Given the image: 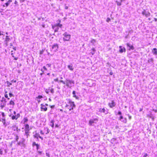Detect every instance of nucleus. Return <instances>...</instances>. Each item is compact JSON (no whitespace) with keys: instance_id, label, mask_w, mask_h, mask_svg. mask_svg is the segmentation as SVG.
<instances>
[{"instance_id":"20e7f679","label":"nucleus","mask_w":157,"mask_h":157,"mask_svg":"<svg viewBox=\"0 0 157 157\" xmlns=\"http://www.w3.org/2000/svg\"><path fill=\"white\" fill-rule=\"evenodd\" d=\"M108 105L110 108H113L115 107L116 105L115 102L113 100H112L110 102H109L108 104Z\"/></svg>"},{"instance_id":"37998d69","label":"nucleus","mask_w":157,"mask_h":157,"mask_svg":"<svg viewBox=\"0 0 157 157\" xmlns=\"http://www.w3.org/2000/svg\"><path fill=\"white\" fill-rule=\"evenodd\" d=\"M37 151V152L38 153V154L41 155L42 153V152L41 151H38V150Z\"/></svg>"},{"instance_id":"aec40b11","label":"nucleus","mask_w":157,"mask_h":157,"mask_svg":"<svg viewBox=\"0 0 157 157\" xmlns=\"http://www.w3.org/2000/svg\"><path fill=\"white\" fill-rule=\"evenodd\" d=\"M119 48H120V50H119V51H120V53H122L123 52V49H124V52H125L126 50H125V48H123L122 47H121V46H120Z\"/></svg>"},{"instance_id":"680f3d73","label":"nucleus","mask_w":157,"mask_h":157,"mask_svg":"<svg viewBox=\"0 0 157 157\" xmlns=\"http://www.w3.org/2000/svg\"><path fill=\"white\" fill-rule=\"evenodd\" d=\"M40 133L42 135H44V132H43L42 130L40 131Z\"/></svg>"},{"instance_id":"6e6552de","label":"nucleus","mask_w":157,"mask_h":157,"mask_svg":"<svg viewBox=\"0 0 157 157\" xmlns=\"http://www.w3.org/2000/svg\"><path fill=\"white\" fill-rule=\"evenodd\" d=\"M98 121V119L97 118H95L94 119H91L90 120L89 124L90 126H93V124L94 123H96L95 121Z\"/></svg>"},{"instance_id":"a211bd4d","label":"nucleus","mask_w":157,"mask_h":157,"mask_svg":"<svg viewBox=\"0 0 157 157\" xmlns=\"http://www.w3.org/2000/svg\"><path fill=\"white\" fill-rule=\"evenodd\" d=\"M152 52L154 55H157V49L154 48L152 50Z\"/></svg>"},{"instance_id":"13d9d810","label":"nucleus","mask_w":157,"mask_h":157,"mask_svg":"<svg viewBox=\"0 0 157 157\" xmlns=\"http://www.w3.org/2000/svg\"><path fill=\"white\" fill-rule=\"evenodd\" d=\"M14 3V4H15L16 5H18V2L16 1H15Z\"/></svg>"},{"instance_id":"dca6fc26","label":"nucleus","mask_w":157,"mask_h":157,"mask_svg":"<svg viewBox=\"0 0 157 157\" xmlns=\"http://www.w3.org/2000/svg\"><path fill=\"white\" fill-rule=\"evenodd\" d=\"M68 68L71 71H72L74 69L73 65L71 63L67 66Z\"/></svg>"},{"instance_id":"c85d7f7f","label":"nucleus","mask_w":157,"mask_h":157,"mask_svg":"<svg viewBox=\"0 0 157 157\" xmlns=\"http://www.w3.org/2000/svg\"><path fill=\"white\" fill-rule=\"evenodd\" d=\"M10 117H11L12 119V120L16 119V116L15 115H13L12 116V115H10Z\"/></svg>"},{"instance_id":"2eb2a0df","label":"nucleus","mask_w":157,"mask_h":157,"mask_svg":"<svg viewBox=\"0 0 157 157\" xmlns=\"http://www.w3.org/2000/svg\"><path fill=\"white\" fill-rule=\"evenodd\" d=\"M120 120L121 121L123 122L124 123H126L127 121V120L126 118L124 119L123 117L122 116H121L119 118Z\"/></svg>"},{"instance_id":"09e8293b","label":"nucleus","mask_w":157,"mask_h":157,"mask_svg":"<svg viewBox=\"0 0 157 157\" xmlns=\"http://www.w3.org/2000/svg\"><path fill=\"white\" fill-rule=\"evenodd\" d=\"M9 96L10 97H11L12 96H13V95L11 93H9Z\"/></svg>"},{"instance_id":"9b49d317","label":"nucleus","mask_w":157,"mask_h":157,"mask_svg":"<svg viewBox=\"0 0 157 157\" xmlns=\"http://www.w3.org/2000/svg\"><path fill=\"white\" fill-rule=\"evenodd\" d=\"M52 28L54 30V32H56L58 31L59 28L56 24L52 26Z\"/></svg>"},{"instance_id":"de8ad7c7","label":"nucleus","mask_w":157,"mask_h":157,"mask_svg":"<svg viewBox=\"0 0 157 157\" xmlns=\"http://www.w3.org/2000/svg\"><path fill=\"white\" fill-rule=\"evenodd\" d=\"M3 154V151L2 149H0V154L2 155Z\"/></svg>"},{"instance_id":"58836bf2","label":"nucleus","mask_w":157,"mask_h":157,"mask_svg":"<svg viewBox=\"0 0 157 157\" xmlns=\"http://www.w3.org/2000/svg\"><path fill=\"white\" fill-rule=\"evenodd\" d=\"M1 113V115H2V116L3 117V118H4L5 116V114L4 112H0Z\"/></svg>"},{"instance_id":"7c9ffc66","label":"nucleus","mask_w":157,"mask_h":157,"mask_svg":"<svg viewBox=\"0 0 157 157\" xmlns=\"http://www.w3.org/2000/svg\"><path fill=\"white\" fill-rule=\"evenodd\" d=\"M25 139H22V140L21 142V144L23 145H25Z\"/></svg>"},{"instance_id":"72a5a7b5","label":"nucleus","mask_w":157,"mask_h":157,"mask_svg":"<svg viewBox=\"0 0 157 157\" xmlns=\"http://www.w3.org/2000/svg\"><path fill=\"white\" fill-rule=\"evenodd\" d=\"M2 122L3 123V124L5 125V124L6 119L5 118H3L2 120Z\"/></svg>"},{"instance_id":"2f4dec72","label":"nucleus","mask_w":157,"mask_h":157,"mask_svg":"<svg viewBox=\"0 0 157 157\" xmlns=\"http://www.w3.org/2000/svg\"><path fill=\"white\" fill-rule=\"evenodd\" d=\"M44 130L45 131H47V132H46V134H47L49 132V130H48V129L47 128H44Z\"/></svg>"},{"instance_id":"cd10ccee","label":"nucleus","mask_w":157,"mask_h":157,"mask_svg":"<svg viewBox=\"0 0 157 157\" xmlns=\"http://www.w3.org/2000/svg\"><path fill=\"white\" fill-rule=\"evenodd\" d=\"M4 96H5V97L6 98H7L8 99V100L10 99V98H8V94H7V92H5V95H4Z\"/></svg>"},{"instance_id":"338daca9","label":"nucleus","mask_w":157,"mask_h":157,"mask_svg":"<svg viewBox=\"0 0 157 157\" xmlns=\"http://www.w3.org/2000/svg\"><path fill=\"white\" fill-rule=\"evenodd\" d=\"M65 9H68V7L67 6H65Z\"/></svg>"},{"instance_id":"79ce46f5","label":"nucleus","mask_w":157,"mask_h":157,"mask_svg":"<svg viewBox=\"0 0 157 157\" xmlns=\"http://www.w3.org/2000/svg\"><path fill=\"white\" fill-rule=\"evenodd\" d=\"M110 21V19L109 18V17L107 18L106 20V21L107 22H109Z\"/></svg>"},{"instance_id":"c756f323","label":"nucleus","mask_w":157,"mask_h":157,"mask_svg":"<svg viewBox=\"0 0 157 157\" xmlns=\"http://www.w3.org/2000/svg\"><path fill=\"white\" fill-rule=\"evenodd\" d=\"M54 121L52 120L51 121L50 123L51 124V126L53 128L54 126Z\"/></svg>"},{"instance_id":"5fc2aeb1","label":"nucleus","mask_w":157,"mask_h":157,"mask_svg":"<svg viewBox=\"0 0 157 157\" xmlns=\"http://www.w3.org/2000/svg\"><path fill=\"white\" fill-rule=\"evenodd\" d=\"M118 114L119 115H121L122 113L120 111H119L118 113Z\"/></svg>"},{"instance_id":"69168bd1","label":"nucleus","mask_w":157,"mask_h":157,"mask_svg":"<svg viewBox=\"0 0 157 157\" xmlns=\"http://www.w3.org/2000/svg\"><path fill=\"white\" fill-rule=\"evenodd\" d=\"M24 1H25V0H20V2L21 3L24 2Z\"/></svg>"},{"instance_id":"f3484780","label":"nucleus","mask_w":157,"mask_h":157,"mask_svg":"<svg viewBox=\"0 0 157 157\" xmlns=\"http://www.w3.org/2000/svg\"><path fill=\"white\" fill-rule=\"evenodd\" d=\"M153 62H154V60H153V59L152 58H151L147 60V62L148 63H150L151 64H152L154 63Z\"/></svg>"},{"instance_id":"a19ab883","label":"nucleus","mask_w":157,"mask_h":157,"mask_svg":"<svg viewBox=\"0 0 157 157\" xmlns=\"http://www.w3.org/2000/svg\"><path fill=\"white\" fill-rule=\"evenodd\" d=\"M29 130H27V129H25V133H29Z\"/></svg>"},{"instance_id":"9d476101","label":"nucleus","mask_w":157,"mask_h":157,"mask_svg":"<svg viewBox=\"0 0 157 157\" xmlns=\"http://www.w3.org/2000/svg\"><path fill=\"white\" fill-rule=\"evenodd\" d=\"M43 98V97L41 95H38L37 97H36L35 99L37 101L38 103H39L41 101V99Z\"/></svg>"},{"instance_id":"423d86ee","label":"nucleus","mask_w":157,"mask_h":157,"mask_svg":"<svg viewBox=\"0 0 157 157\" xmlns=\"http://www.w3.org/2000/svg\"><path fill=\"white\" fill-rule=\"evenodd\" d=\"M142 14L143 15H145L146 17H148L150 15V13L148 11L145 10H144L142 12Z\"/></svg>"},{"instance_id":"393cba45","label":"nucleus","mask_w":157,"mask_h":157,"mask_svg":"<svg viewBox=\"0 0 157 157\" xmlns=\"http://www.w3.org/2000/svg\"><path fill=\"white\" fill-rule=\"evenodd\" d=\"M34 136L35 138H36L38 139L39 137L40 136V135L39 133H36L34 135Z\"/></svg>"},{"instance_id":"6e6d98bb","label":"nucleus","mask_w":157,"mask_h":157,"mask_svg":"<svg viewBox=\"0 0 157 157\" xmlns=\"http://www.w3.org/2000/svg\"><path fill=\"white\" fill-rule=\"evenodd\" d=\"M46 156H48V157H50V155L49 153H46Z\"/></svg>"},{"instance_id":"a18cd8bd","label":"nucleus","mask_w":157,"mask_h":157,"mask_svg":"<svg viewBox=\"0 0 157 157\" xmlns=\"http://www.w3.org/2000/svg\"><path fill=\"white\" fill-rule=\"evenodd\" d=\"M37 144H36L35 142H34L33 143L32 145H33V146H36Z\"/></svg>"},{"instance_id":"ddd939ff","label":"nucleus","mask_w":157,"mask_h":157,"mask_svg":"<svg viewBox=\"0 0 157 157\" xmlns=\"http://www.w3.org/2000/svg\"><path fill=\"white\" fill-rule=\"evenodd\" d=\"M45 91L47 94H48L49 92H51L52 94H53L54 92V89L52 88L50 89H46Z\"/></svg>"},{"instance_id":"4d7b16f0","label":"nucleus","mask_w":157,"mask_h":157,"mask_svg":"<svg viewBox=\"0 0 157 157\" xmlns=\"http://www.w3.org/2000/svg\"><path fill=\"white\" fill-rule=\"evenodd\" d=\"M16 140L17 141L18 140V139H19V137H18V136L17 135H16Z\"/></svg>"},{"instance_id":"8fccbe9b","label":"nucleus","mask_w":157,"mask_h":157,"mask_svg":"<svg viewBox=\"0 0 157 157\" xmlns=\"http://www.w3.org/2000/svg\"><path fill=\"white\" fill-rule=\"evenodd\" d=\"M51 64H47L46 65V66L48 67H50L51 66Z\"/></svg>"},{"instance_id":"f257e3e1","label":"nucleus","mask_w":157,"mask_h":157,"mask_svg":"<svg viewBox=\"0 0 157 157\" xmlns=\"http://www.w3.org/2000/svg\"><path fill=\"white\" fill-rule=\"evenodd\" d=\"M66 86L69 88H71L74 86L75 82L73 80L66 79Z\"/></svg>"},{"instance_id":"473e14b6","label":"nucleus","mask_w":157,"mask_h":157,"mask_svg":"<svg viewBox=\"0 0 157 157\" xmlns=\"http://www.w3.org/2000/svg\"><path fill=\"white\" fill-rule=\"evenodd\" d=\"M24 123L25 124V123L27 122L28 121V119L27 117H25L24 118Z\"/></svg>"},{"instance_id":"f8f14e48","label":"nucleus","mask_w":157,"mask_h":157,"mask_svg":"<svg viewBox=\"0 0 157 157\" xmlns=\"http://www.w3.org/2000/svg\"><path fill=\"white\" fill-rule=\"evenodd\" d=\"M12 129L14 131H17V132H18L20 131V129H18V127L16 125H14L12 126Z\"/></svg>"},{"instance_id":"e433bc0d","label":"nucleus","mask_w":157,"mask_h":157,"mask_svg":"<svg viewBox=\"0 0 157 157\" xmlns=\"http://www.w3.org/2000/svg\"><path fill=\"white\" fill-rule=\"evenodd\" d=\"M16 116V120H17L18 118L20 116V115L19 113H17V115H15Z\"/></svg>"},{"instance_id":"b1692460","label":"nucleus","mask_w":157,"mask_h":157,"mask_svg":"<svg viewBox=\"0 0 157 157\" xmlns=\"http://www.w3.org/2000/svg\"><path fill=\"white\" fill-rule=\"evenodd\" d=\"M6 39L5 40V42H9L10 40V38L9 37V36H6Z\"/></svg>"},{"instance_id":"5701e85b","label":"nucleus","mask_w":157,"mask_h":157,"mask_svg":"<svg viewBox=\"0 0 157 157\" xmlns=\"http://www.w3.org/2000/svg\"><path fill=\"white\" fill-rule=\"evenodd\" d=\"M25 129L27 130H30L29 125L28 124H26L25 125Z\"/></svg>"},{"instance_id":"49530a36","label":"nucleus","mask_w":157,"mask_h":157,"mask_svg":"<svg viewBox=\"0 0 157 157\" xmlns=\"http://www.w3.org/2000/svg\"><path fill=\"white\" fill-rule=\"evenodd\" d=\"M91 42L93 44H94L95 42V40L94 39H93L91 41Z\"/></svg>"},{"instance_id":"7ed1b4c3","label":"nucleus","mask_w":157,"mask_h":157,"mask_svg":"<svg viewBox=\"0 0 157 157\" xmlns=\"http://www.w3.org/2000/svg\"><path fill=\"white\" fill-rule=\"evenodd\" d=\"M64 37L63 38L64 41H69L71 38V35L68 34L67 32H66L63 34Z\"/></svg>"},{"instance_id":"4be33fe9","label":"nucleus","mask_w":157,"mask_h":157,"mask_svg":"<svg viewBox=\"0 0 157 157\" xmlns=\"http://www.w3.org/2000/svg\"><path fill=\"white\" fill-rule=\"evenodd\" d=\"M1 101L2 102V103H5V104H6V99L3 97L2 98V99L1 100Z\"/></svg>"},{"instance_id":"603ef678","label":"nucleus","mask_w":157,"mask_h":157,"mask_svg":"<svg viewBox=\"0 0 157 157\" xmlns=\"http://www.w3.org/2000/svg\"><path fill=\"white\" fill-rule=\"evenodd\" d=\"M43 69H44L45 71L47 70V69L45 66H44L43 67Z\"/></svg>"},{"instance_id":"f704fd0d","label":"nucleus","mask_w":157,"mask_h":157,"mask_svg":"<svg viewBox=\"0 0 157 157\" xmlns=\"http://www.w3.org/2000/svg\"><path fill=\"white\" fill-rule=\"evenodd\" d=\"M92 51L91 52V53L92 54V55H93L95 52V49L94 48H93L92 49Z\"/></svg>"},{"instance_id":"c9c22d12","label":"nucleus","mask_w":157,"mask_h":157,"mask_svg":"<svg viewBox=\"0 0 157 157\" xmlns=\"http://www.w3.org/2000/svg\"><path fill=\"white\" fill-rule=\"evenodd\" d=\"M56 24L57 25V26L59 27V28L60 27L61 28L62 27V24H60L59 23H57Z\"/></svg>"},{"instance_id":"1a4fd4ad","label":"nucleus","mask_w":157,"mask_h":157,"mask_svg":"<svg viewBox=\"0 0 157 157\" xmlns=\"http://www.w3.org/2000/svg\"><path fill=\"white\" fill-rule=\"evenodd\" d=\"M98 111L101 113H105V114H107L108 113V111L106 110L104 108L103 109L99 108L98 109Z\"/></svg>"},{"instance_id":"bf43d9fd","label":"nucleus","mask_w":157,"mask_h":157,"mask_svg":"<svg viewBox=\"0 0 157 157\" xmlns=\"http://www.w3.org/2000/svg\"><path fill=\"white\" fill-rule=\"evenodd\" d=\"M48 105L47 104H45V105L43 104V106H44V107H46V106H48Z\"/></svg>"},{"instance_id":"3c124183","label":"nucleus","mask_w":157,"mask_h":157,"mask_svg":"<svg viewBox=\"0 0 157 157\" xmlns=\"http://www.w3.org/2000/svg\"><path fill=\"white\" fill-rule=\"evenodd\" d=\"M7 83L8 84H9V85H8V86H9L10 85H12V83H10L8 81H7Z\"/></svg>"},{"instance_id":"6ab92c4d","label":"nucleus","mask_w":157,"mask_h":157,"mask_svg":"<svg viewBox=\"0 0 157 157\" xmlns=\"http://www.w3.org/2000/svg\"><path fill=\"white\" fill-rule=\"evenodd\" d=\"M75 93L76 92L75 91H73L72 92V94L73 95V97L75 98L76 99H78L79 98L76 95Z\"/></svg>"},{"instance_id":"bb28decb","label":"nucleus","mask_w":157,"mask_h":157,"mask_svg":"<svg viewBox=\"0 0 157 157\" xmlns=\"http://www.w3.org/2000/svg\"><path fill=\"white\" fill-rule=\"evenodd\" d=\"M10 105H15V103L14 102V101L12 100H11L10 102V103L9 104Z\"/></svg>"},{"instance_id":"412c9836","label":"nucleus","mask_w":157,"mask_h":157,"mask_svg":"<svg viewBox=\"0 0 157 157\" xmlns=\"http://www.w3.org/2000/svg\"><path fill=\"white\" fill-rule=\"evenodd\" d=\"M41 109H42L44 110V111H46L47 110V108L46 107H44V106H43V104H41Z\"/></svg>"},{"instance_id":"39448f33","label":"nucleus","mask_w":157,"mask_h":157,"mask_svg":"<svg viewBox=\"0 0 157 157\" xmlns=\"http://www.w3.org/2000/svg\"><path fill=\"white\" fill-rule=\"evenodd\" d=\"M58 46L57 44H54L52 46V49L55 52H56L58 50Z\"/></svg>"},{"instance_id":"ea45409f","label":"nucleus","mask_w":157,"mask_h":157,"mask_svg":"<svg viewBox=\"0 0 157 157\" xmlns=\"http://www.w3.org/2000/svg\"><path fill=\"white\" fill-rule=\"evenodd\" d=\"M59 82L63 83V84H66V82L63 81V80H60Z\"/></svg>"},{"instance_id":"4c0bfd02","label":"nucleus","mask_w":157,"mask_h":157,"mask_svg":"<svg viewBox=\"0 0 157 157\" xmlns=\"http://www.w3.org/2000/svg\"><path fill=\"white\" fill-rule=\"evenodd\" d=\"M24 136H25L26 137V138H28L29 136V133H25V134L24 135Z\"/></svg>"},{"instance_id":"0e129e2a","label":"nucleus","mask_w":157,"mask_h":157,"mask_svg":"<svg viewBox=\"0 0 157 157\" xmlns=\"http://www.w3.org/2000/svg\"><path fill=\"white\" fill-rule=\"evenodd\" d=\"M43 52H44V51L43 50L40 51V54H42L43 53Z\"/></svg>"},{"instance_id":"c03bdc74","label":"nucleus","mask_w":157,"mask_h":157,"mask_svg":"<svg viewBox=\"0 0 157 157\" xmlns=\"http://www.w3.org/2000/svg\"><path fill=\"white\" fill-rule=\"evenodd\" d=\"M36 146V147L37 151L39 149V147H40V145L37 144Z\"/></svg>"},{"instance_id":"e2e57ef3","label":"nucleus","mask_w":157,"mask_h":157,"mask_svg":"<svg viewBox=\"0 0 157 157\" xmlns=\"http://www.w3.org/2000/svg\"><path fill=\"white\" fill-rule=\"evenodd\" d=\"M54 81L55 82H58V78H57L54 79Z\"/></svg>"},{"instance_id":"0eeeda50","label":"nucleus","mask_w":157,"mask_h":157,"mask_svg":"<svg viewBox=\"0 0 157 157\" xmlns=\"http://www.w3.org/2000/svg\"><path fill=\"white\" fill-rule=\"evenodd\" d=\"M126 45L127 46V48L128 50H133L134 49V48L132 45H131L129 43H127L126 44Z\"/></svg>"},{"instance_id":"864d4df0","label":"nucleus","mask_w":157,"mask_h":157,"mask_svg":"<svg viewBox=\"0 0 157 157\" xmlns=\"http://www.w3.org/2000/svg\"><path fill=\"white\" fill-rule=\"evenodd\" d=\"M148 155L147 153H145L143 157H147Z\"/></svg>"},{"instance_id":"774afa93","label":"nucleus","mask_w":157,"mask_h":157,"mask_svg":"<svg viewBox=\"0 0 157 157\" xmlns=\"http://www.w3.org/2000/svg\"><path fill=\"white\" fill-rule=\"evenodd\" d=\"M10 46L11 47L13 46V44L12 43H10Z\"/></svg>"},{"instance_id":"a878e982","label":"nucleus","mask_w":157,"mask_h":157,"mask_svg":"<svg viewBox=\"0 0 157 157\" xmlns=\"http://www.w3.org/2000/svg\"><path fill=\"white\" fill-rule=\"evenodd\" d=\"M6 105V104H5V103H1L0 104V107L2 109Z\"/></svg>"},{"instance_id":"052dcab7","label":"nucleus","mask_w":157,"mask_h":157,"mask_svg":"<svg viewBox=\"0 0 157 157\" xmlns=\"http://www.w3.org/2000/svg\"><path fill=\"white\" fill-rule=\"evenodd\" d=\"M55 106L54 105H51V106H50V107L52 109H53L54 108Z\"/></svg>"},{"instance_id":"f03ea898","label":"nucleus","mask_w":157,"mask_h":157,"mask_svg":"<svg viewBox=\"0 0 157 157\" xmlns=\"http://www.w3.org/2000/svg\"><path fill=\"white\" fill-rule=\"evenodd\" d=\"M68 103L70 105L71 108L69 109V110L71 111L75 108V105L74 101H72L70 99H67Z\"/></svg>"},{"instance_id":"4468645a","label":"nucleus","mask_w":157,"mask_h":157,"mask_svg":"<svg viewBox=\"0 0 157 157\" xmlns=\"http://www.w3.org/2000/svg\"><path fill=\"white\" fill-rule=\"evenodd\" d=\"M12 2V0H8L7 2L6 3L3 5V6L4 7H7L10 5V4L11 3V2Z\"/></svg>"}]
</instances>
